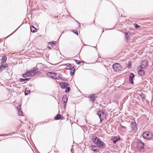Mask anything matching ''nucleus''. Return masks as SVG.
Returning a JSON list of instances; mask_svg holds the SVG:
<instances>
[{
	"label": "nucleus",
	"instance_id": "nucleus-26",
	"mask_svg": "<svg viewBox=\"0 0 153 153\" xmlns=\"http://www.w3.org/2000/svg\"><path fill=\"white\" fill-rule=\"evenodd\" d=\"M129 33L128 32H125V37L127 39H128L129 38Z\"/></svg>",
	"mask_w": 153,
	"mask_h": 153
},
{
	"label": "nucleus",
	"instance_id": "nucleus-19",
	"mask_svg": "<svg viewBox=\"0 0 153 153\" xmlns=\"http://www.w3.org/2000/svg\"><path fill=\"white\" fill-rule=\"evenodd\" d=\"M17 108L18 111L19 115L20 116L22 115L23 114V112L21 110V105H19Z\"/></svg>",
	"mask_w": 153,
	"mask_h": 153
},
{
	"label": "nucleus",
	"instance_id": "nucleus-5",
	"mask_svg": "<svg viewBox=\"0 0 153 153\" xmlns=\"http://www.w3.org/2000/svg\"><path fill=\"white\" fill-rule=\"evenodd\" d=\"M144 143L142 141L140 140L138 142L137 146L138 149L140 151L143 152L144 150Z\"/></svg>",
	"mask_w": 153,
	"mask_h": 153
},
{
	"label": "nucleus",
	"instance_id": "nucleus-16",
	"mask_svg": "<svg viewBox=\"0 0 153 153\" xmlns=\"http://www.w3.org/2000/svg\"><path fill=\"white\" fill-rule=\"evenodd\" d=\"M134 77V75L133 73H131L129 77V82L133 84L134 82L133 81V79Z\"/></svg>",
	"mask_w": 153,
	"mask_h": 153
},
{
	"label": "nucleus",
	"instance_id": "nucleus-21",
	"mask_svg": "<svg viewBox=\"0 0 153 153\" xmlns=\"http://www.w3.org/2000/svg\"><path fill=\"white\" fill-rule=\"evenodd\" d=\"M30 30L32 32H36V29L33 26H31L30 27Z\"/></svg>",
	"mask_w": 153,
	"mask_h": 153
},
{
	"label": "nucleus",
	"instance_id": "nucleus-33",
	"mask_svg": "<svg viewBox=\"0 0 153 153\" xmlns=\"http://www.w3.org/2000/svg\"><path fill=\"white\" fill-rule=\"evenodd\" d=\"M10 134H2V135H0V136H7L8 135H10Z\"/></svg>",
	"mask_w": 153,
	"mask_h": 153
},
{
	"label": "nucleus",
	"instance_id": "nucleus-23",
	"mask_svg": "<svg viewBox=\"0 0 153 153\" xmlns=\"http://www.w3.org/2000/svg\"><path fill=\"white\" fill-rule=\"evenodd\" d=\"M139 95L143 100L145 99L146 96L145 95L144 93H141Z\"/></svg>",
	"mask_w": 153,
	"mask_h": 153
},
{
	"label": "nucleus",
	"instance_id": "nucleus-12",
	"mask_svg": "<svg viewBox=\"0 0 153 153\" xmlns=\"http://www.w3.org/2000/svg\"><path fill=\"white\" fill-rule=\"evenodd\" d=\"M92 140L93 142L96 144L98 143L100 140L96 136H93L92 137Z\"/></svg>",
	"mask_w": 153,
	"mask_h": 153
},
{
	"label": "nucleus",
	"instance_id": "nucleus-32",
	"mask_svg": "<svg viewBox=\"0 0 153 153\" xmlns=\"http://www.w3.org/2000/svg\"><path fill=\"white\" fill-rule=\"evenodd\" d=\"M74 71H71L70 72V74L71 76H73L74 75Z\"/></svg>",
	"mask_w": 153,
	"mask_h": 153
},
{
	"label": "nucleus",
	"instance_id": "nucleus-24",
	"mask_svg": "<svg viewBox=\"0 0 153 153\" xmlns=\"http://www.w3.org/2000/svg\"><path fill=\"white\" fill-rule=\"evenodd\" d=\"M61 115L60 114H58L55 117V119L56 120H59L61 118Z\"/></svg>",
	"mask_w": 153,
	"mask_h": 153
},
{
	"label": "nucleus",
	"instance_id": "nucleus-20",
	"mask_svg": "<svg viewBox=\"0 0 153 153\" xmlns=\"http://www.w3.org/2000/svg\"><path fill=\"white\" fill-rule=\"evenodd\" d=\"M120 139V138L119 137H115L114 138H113V142L115 144L117 142V141H119Z\"/></svg>",
	"mask_w": 153,
	"mask_h": 153
},
{
	"label": "nucleus",
	"instance_id": "nucleus-15",
	"mask_svg": "<svg viewBox=\"0 0 153 153\" xmlns=\"http://www.w3.org/2000/svg\"><path fill=\"white\" fill-rule=\"evenodd\" d=\"M5 62H1V66L0 67V71H1L3 70V68H6L7 67V64H5Z\"/></svg>",
	"mask_w": 153,
	"mask_h": 153
},
{
	"label": "nucleus",
	"instance_id": "nucleus-9",
	"mask_svg": "<svg viewBox=\"0 0 153 153\" xmlns=\"http://www.w3.org/2000/svg\"><path fill=\"white\" fill-rule=\"evenodd\" d=\"M59 85L61 88H66L69 85V84L65 82H61Z\"/></svg>",
	"mask_w": 153,
	"mask_h": 153
},
{
	"label": "nucleus",
	"instance_id": "nucleus-11",
	"mask_svg": "<svg viewBox=\"0 0 153 153\" xmlns=\"http://www.w3.org/2000/svg\"><path fill=\"white\" fill-rule=\"evenodd\" d=\"M65 65L68 66L66 68L67 69H70L72 71H75V70L73 66H71L70 64H65Z\"/></svg>",
	"mask_w": 153,
	"mask_h": 153
},
{
	"label": "nucleus",
	"instance_id": "nucleus-22",
	"mask_svg": "<svg viewBox=\"0 0 153 153\" xmlns=\"http://www.w3.org/2000/svg\"><path fill=\"white\" fill-rule=\"evenodd\" d=\"M30 79V78H28L26 79L20 78L19 79V80L22 82H24L25 81H28Z\"/></svg>",
	"mask_w": 153,
	"mask_h": 153
},
{
	"label": "nucleus",
	"instance_id": "nucleus-17",
	"mask_svg": "<svg viewBox=\"0 0 153 153\" xmlns=\"http://www.w3.org/2000/svg\"><path fill=\"white\" fill-rule=\"evenodd\" d=\"M138 74L141 76H143L145 74V71L143 69H140L138 71Z\"/></svg>",
	"mask_w": 153,
	"mask_h": 153
},
{
	"label": "nucleus",
	"instance_id": "nucleus-1",
	"mask_svg": "<svg viewBox=\"0 0 153 153\" xmlns=\"http://www.w3.org/2000/svg\"><path fill=\"white\" fill-rule=\"evenodd\" d=\"M38 70V68L35 67L32 69L31 71L27 72L25 74H23L22 76L24 78H26L29 76H33L35 74H37L39 72L37 71Z\"/></svg>",
	"mask_w": 153,
	"mask_h": 153
},
{
	"label": "nucleus",
	"instance_id": "nucleus-6",
	"mask_svg": "<svg viewBox=\"0 0 153 153\" xmlns=\"http://www.w3.org/2000/svg\"><path fill=\"white\" fill-rule=\"evenodd\" d=\"M113 68L115 71H118L121 70V67L120 64L118 63H114L112 66Z\"/></svg>",
	"mask_w": 153,
	"mask_h": 153
},
{
	"label": "nucleus",
	"instance_id": "nucleus-10",
	"mask_svg": "<svg viewBox=\"0 0 153 153\" xmlns=\"http://www.w3.org/2000/svg\"><path fill=\"white\" fill-rule=\"evenodd\" d=\"M91 149L94 152H97L99 150V148L98 146H92L90 147Z\"/></svg>",
	"mask_w": 153,
	"mask_h": 153
},
{
	"label": "nucleus",
	"instance_id": "nucleus-35",
	"mask_svg": "<svg viewBox=\"0 0 153 153\" xmlns=\"http://www.w3.org/2000/svg\"><path fill=\"white\" fill-rule=\"evenodd\" d=\"M121 128H125L126 127L121 125Z\"/></svg>",
	"mask_w": 153,
	"mask_h": 153
},
{
	"label": "nucleus",
	"instance_id": "nucleus-8",
	"mask_svg": "<svg viewBox=\"0 0 153 153\" xmlns=\"http://www.w3.org/2000/svg\"><path fill=\"white\" fill-rule=\"evenodd\" d=\"M131 127L132 131L135 132L137 130L136 123L135 122L131 123Z\"/></svg>",
	"mask_w": 153,
	"mask_h": 153
},
{
	"label": "nucleus",
	"instance_id": "nucleus-34",
	"mask_svg": "<svg viewBox=\"0 0 153 153\" xmlns=\"http://www.w3.org/2000/svg\"><path fill=\"white\" fill-rule=\"evenodd\" d=\"M74 33H75L77 35H78V31H76L75 32V31H74L73 32Z\"/></svg>",
	"mask_w": 153,
	"mask_h": 153
},
{
	"label": "nucleus",
	"instance_id": "nucleus-37",
	"mask_svg": "<svg viewBox=\"0 0 153 153\" xmlns=\"http://www.w3.org/2000/svg\"><path fill=\"white\" fill-rule=\"evenodd\" d=\"M1 40V39H0V40Z\"/></svg>",
	"mask_w": 153,
	"mask_h": 153
},
{
	"label": "nucleus",
	"instance_id": "nucleus-13",
	"mask_svg": "<svg viewBox=\"0 0 153 153\" xmlns=\"http://www.w3.org/2000/svg\"><path fill=\"white\" fill-rule=\"evenodd\" d=\"M88 98L90 99V101L93 103L95 100L96 97L94 94H91L90 96L88 97Z\"/></svg>",
	"mask_w": 153,
	"mask_h": 153
},
{
	"label": "nucleus",
	"instance_id": "nucleus-3",
	"mask_svg": "<svg viewBox=\"0 0 153 153\" xmlns=\"http://www.w3.org/2000/svg\"><path fill=\"white\" fill-rule=\"evenodd\" d=\"M47 75L49 77L54 79H60V76L56 73L49 72L47 73Z\"/></svg>",
	"mask_w": 153,
	"mask_h": 153
},
{
	"label": "nucleus",
	"instance_id": "nucleus-30",
	"mask_svg": "<svg viewBox=\"0 0 153 153\" xmlns=\"http://www.w3.org/2000/svg\"><path fill=\"white\" fill-rule=\"evenodd\" d=\"M134 25L136 28H137L140 27V26L136 24H134Z\"/></svg>",
	"mask_w": 153,
	"mask_h": 153
},
{
	"label": "nucleus",
	"instance_id": "nucleus-2",
	"mask_svg": "<svg viewBox=\"0 0 153 153\" xmlns=\"http://www.w3.org/2000/svg\"><path fill=\"white\" fill-rule=\"evenodd\" d=\"M143 137L145 139L150 140L153 137V135L151 132H144L143 135Z\"/></svg>",
	"mask_w": 153,
	"mask_h": 153
},
{
	"label": "nucleus",
	"instance_id": "nucleus-7",
	"mask_svg": "<svg viewBox=\"0 0 153 153\" xmlns=\"http://www.w3.org/2000/svg\"><path fill=\"white\" fill-rule=\"evenodd\" d=\"M148 65V62L146 60H143L142 62V64L140 65L141 68H146Z\"/></svg>",
	"mask_w": 153,
	"mask_h": 153
},
{
	"label": "nucleus",
	"instance_id": "nucleus-27",
	"mask_svg": "<svg viewBox=\"0 0 153 153\" xmlns=\"http://www.w3.org/2000/svg\"><path fill=\"white\" fill-rule=\"evenodd\" d=\"M30 91L26 90L25 92V95H27L30 93Z\"/></svg>",
	"mask_w": 153,
	"mask_h": 153
},
{
	"label": "nucleus",
	"instance_id": "nucleus-36",
	"mask_svg": "<svg viewBox=\"0 0 153 153\" xmlns=\"http://www.w3.org/2000/svg\"><path fill=\"white\" fill-rule=\"evenodd\" d=\"M48 48L50 49H51V47H50V46H48Z\"/></svg>",
	"mask_w": 153,
	"mask_h": 153
},
{
	"label": "nucleus",
	"instance_id": "nucleus-18",
	"mask_svg": "<svg viewBox=\"0 0 153 153\" xmlns=\"http://www.w3.org/2000/svg\"><path fill=\"white\" fill-rule=\"evenodd\" d=\"M62 101L65 104L64 106H65L66 105V103L67 101V98L66 95H65L63 96Z\"/></svg>",
	"mask_w": 153,
	"mask_h": 153
},
{
	"label": "nucleus",
	"instance_id": "nucleus-4",
	"mask_svg": "<svg viewBox=\"0 0 153 153\" xmlns=\"http://www.w3.org/2000/svg\"><path fill=\"white\" fill-rule=\"evenodd\" d=\"M97 114L99 116L100 119V123H101L104 117L105 118V115L104 112L102 110H100L97 113Z\"/></svg>",
	"mask_w": 153,
	"mask_h": 153
},
{
	"label": "nucleus",
	"instance_id": "nucleus-14",
	"mask_svg": "<svg viewBox=\"0 0 153 153\" xmlns=\"http://www.w3.org/2000/svg\"><path fill=\"white\" fill-rule=\"evenodd\" d=\"M97 145L101 148H104L105 147V143L101 141L100 140H99V142Z\"/></svg>",
	"mask_w": 153,
	"mask_h": 153
},
{
	"label": "nucleus",
	"instance_id": "nucleus-25",
	"mask_svg": "<svg viewBox=\"0 0 153 153\" xmlns=\"http://www.w3.org/2000/svg\"><path fill=\"white\" fill-rule=\"evenodd\" d=\"M7 57L5 56H2L1 61H2V62H5L7 60Z\"/></svg>",
	"mask_w": 153,
	"mask_h": 153
},
{
	"label": "nucleus",
	"instance_id": "nucleus-31",
	"mask_svg": "<svg viewBox=\"0 0 153 153\" xmlns=\"http://www.w3.org/2000/svg\"><path fill=\"white\" fill-rule=\"evenodd\" d=\"M75 62H76V63H77L78 64V65L80 64L81 62V61H79V60H75Z\"/></svg>",
	"mask_w": 153,
	"mask_h": 153
},
{
	"label": "nucleus",
	"instance_id": "nucleus-28",
	"mask_svg": "<svg viewBox=\"0 0 153 153\" xmlns=\"http://www.w3.org/2000/svg\"><path fill=\"white\" fill-rule=\"evenodd\" d=\"M66 89L65 90V92L66 93H68L69 92L70 90V88L69 87H67Z\"/></svg>",
	"mask_w": 153,
	"mask_h": 153
},
{
	"label": "nucleus",
	"instance_id": "nucleus-29",
	"mask_svg": "<svg viewBox=\"0 0 153 153\" xmlns=\"http://www.w3.org/2000/svg\"><path fill=\"white\" fill-rule=\"evenodd\" d=\"M56 41H54V42H49L48 43V44L49 45H50L51 44H52L54 45V44H56Z\"/></svg>",
	"mask_w": 153,
	"mask_h": 153
}]
</instances>
